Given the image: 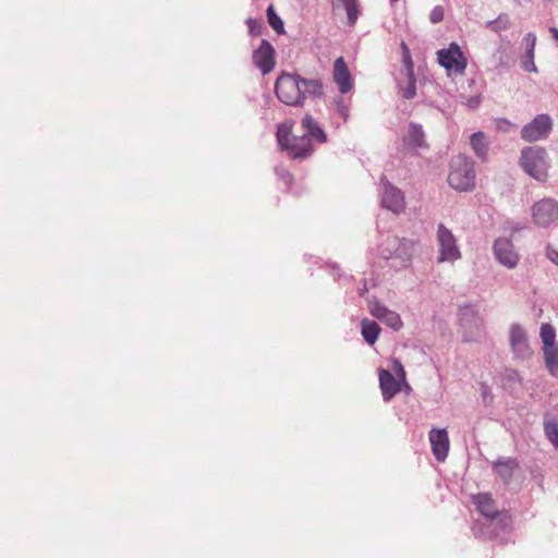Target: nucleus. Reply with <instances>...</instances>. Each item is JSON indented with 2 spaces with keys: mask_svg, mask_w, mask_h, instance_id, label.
<instances>
[{
  "mask_svg": "<svg viewBox=\"0 0 558 558\" xmlns=\"http://www.w3.org/2000/svg\"><path fill=\"white\" fill-rule=\"evenodd\" d=\"M415 241L397 235H386L379 244V255L395 270L405 269L411 265Z\"/></svg>",
  "mask_w": 558,
  "mask_h": 558,
  "instance_id": "nucleus-1",
  "label": "nucleus"
},
{
  "mask_svg": "<svg viewBox=\"0 0 558 558\" xmlns=\"http://www.w3.org/2000/svg\"><path fill=\"white\" fill-rule=\"evenodd\" d=\"M448 183L457 191H470L475 186V171L471 159L463 155L454 156L450 161Z\"/></svg>",
  "mask_w": 558,
  "mask_h": 558,
  "instance_id": "nucleus-2",
  "label": "nucleus"
},
{
  "mask_svg": "<svg viewBox=\"0 0 558 558\" xmlns=\"http://www.w3.org/2000/svg\"><path fill=\"white\" fill-rule=\"evenodd\" d=\"M292 124L282 123L277 129V141L281 149L286 150L292 158H305L313 151L311 138L306 135L291 136Z\"/></svg>",
  "mask_w": 558,
  "mask_h": 558,
  "instance_id": "nucleus-3",
  "label": "nucleus"
},
{
  "mask_svg": "<svg viewBox=\"0 0 558 558\" xmlns=\"http://www.w3.org/2000/svg\"><path fill=\"white\" fill-rule=\"evenodd\" d=\"M520 163L524 171L535 180H546L549 162L544 148L538 146L524 148L521 153Z\"/></svg>",
  "mask_w": 558,
  "mask_h": 558,
  "instance_id": "nucleus-4",
  "label": "nucleus"
},
{
  "mask_svg": "<svg viewBox=\"0 0 558 558\" xmlns=\"http://www.w3.org/2000/svg\"><path fill=\"white\" fill-rule=\"evenodd\" d=\"M438 246V263H450L459 260L462 257L457 238L445 225L439 223L436 232Z\"/></svg>",
  "mask_w": 558,
  "mask_h": 558,
  "instance_id": "nucleus-5",
  "label": "nucleus"
},
{
  "mask_svg": "<svg viewBox=\"0 0 558 558\" xmlns=\"http://www.w3.org/2000/svg\"><path fill=\"white\" fill-rule=\"evenodd\" d=\"M278 99L289 106H302L301 77L282 73L275 86Z\"/></svg>",
  "mask_w": 558,
  "mask_h": 558,
  "instance_id": "nucleus-6",
  "label": "nucleus"
},
{
  "mask_svg": "<svg viewBox=\"0 0 558 558\" xmlns=\"http://www.w3.org/2000/svg\"><path fill=\"white\" fill-rule=\"evenodd\" d=\"M532 221L538 228H548L558 220V201L544 197L531 207Z\"/></svg>",
  "mask_w": 558,
  "mask_h": 558,
  "instance_id": "nucleus-7",
  "label": "nucleus"
},
{
  "mask_svg": "<svg viewBox=\"0 0 558 558\" xmlns=\"http://www.w3.org/2000/svg\"><path fill=\"white\" fill-rule=\"evenodd\" d=\"M438 62L449 75H462L466 69L468 61L457 43H451L448 48L437 52Z\"/></svg>",
  "mask_w": 558,
  "mask_h": 558,
  "instance_id": "nucleus-8",
  "label": "nucleus"
},
{
  "mask_svg": "<svg viewBox=\"0 0 558 558\" xmlns=\"http://www.w3.org/2000/svg\"><path fill=\"white\" fill-rule=\"evenodd\" d=\"M459 322L462 329V338L466 342L477 341L483 335V320L471 306L460 310Z\"/></svg>",
  "mask_w": 558,
  "mask_h": 558,
  "instance_id": "nucleus-9",
  "label": "nucleus"
},
{
  "mask_svg": "<svg viewBox=\"0 0 558 558\" xmlns=\"http://www.w3.org/2000/svg\"><path fill=\"white\" fill-rule=\"evenodd\" d=\"M553 129V120L546 114H537L521 130V137L526 142H537L548 137Z\"/></svg>",
  "mask_w": 558,
  "mask_h": 558,
  "instance_id": "nucleus-10",
  "label": "nucleus"
},
{
  "mask_svg": "<svg viewBox=\"0 0 558 558\" xmlns=\"http://www.w3.org/2000/svg\"><path fill=\"white\" fill-rule=\"evenodd\" d=\"M381 205L393 214H400L405 208L403 192L392 185L386 178L380 180Z\"/></svg>",
  "mask_w": 558,
  "mask_h": 558,
  "instance_id": "nucleus-11",
  "label": "nucleus"
},
{
  "mask_svg": "<svg viewBox=\"0 0 558 558\" xmlns=\"http://www.w3.org/2000/svg\"><path fill=\"white\" fill-rule=\"evenodd\" d=\"M509 343L513 356L518 360H527L532 356L533 351L530 347L525 329L512 324L509 329Z\"/></svg>",
  "mask_w": 558,
  "mask_h": 558,
  "instance_id": "nucleus-12",
  "label": "nucleus"
},
{
  "mask_svg": "<svg viewBox=\"0 0 558 558\" xmlns=\"http://www.w3.org/2000/svg\"><path fill=\"white\" fill-rule=\"evenodd\" d=\"M493 250L496 259L502 266L507 267L508 269H513L517 267L520 257L511 240L507 238L497 239L494 243Z\"/></svg>",
  "mask_w": 558,
  "mask_h": 558,
  "instance_id": "nucleus-13",
  "label": "nucleus"
},
{
  "mask_svg": "<svg viewBox=\"0 0 558 558\" xmlns=\"http://www.w3.org/2000/svg\"><path fill=\"white\" fill-rule=\"evenodd\" d=\"M253 62L264 75L272 71L276 64L275 49L269 41L262 40L259 47L253 52Z\"/></svg>",
  "mask_w": 558,
  "mask_h": 558,
  "instance_id": "nucleus-14",
  "label": "nucleus"
},
{
  "mask_svg": "<svg viewBox=\"0 0 558 558\" xmlns=\"http://www.w3.org/2000/svg\"><path fill=\"white\" fill-rule=\"evenodd\" d=\"M371 314L387 325L389 328L393 329L395 331H399L403 327L402 319L400 315L389 310L387 306L380 304V303H374L369 307Z\"/></svg>",
  "mask_w": 558,
  "mask_h": 558,
  "instance_id": "nucleus-15",
  "label": "nucleus"
},
{
  "mask_svg": "<svg viewBox=\"0 0 558 558\" xmlns=\"http://www.w3.org/2000/svg\"><path fill=\"white\" fill-rule=\"evenodd\" d=\"M332 77L341 94H347L352 89L353 78L342 57L336 59L333 63Z\"/></svg>",
  "mask_w": 558,
  "mask_h": 558,
  "instance_id": "nucleus-16",
  "label": "nucleus"
},
{
  "mask_svg": "<svg viewBox=\"0 0 558 558\" xmlns=\"http://www.w3.org/2000/svg\"><path fill=\"white\" fill-rule=\"evenodd\" d=\"M401 381L397 379L389 371H379V386L385 401L392 399L401 389Z\"/></svg>",
  "mask_w": 558,
  "mask_h": 558,
  "instance_id": "nucleus-17",
  "label": "nucleus"
},
{
  "mask_svg": "<svg viewBox=\"0 0 558 558\" xmlns=\"http://www.w3.org/2000/svg\"><path fill=\"white\" fill-rule=\"evenodd\" d=\"M403 49V62L405 65L408 83L404 87H400L401 94L405 99H412L416 95L415 78L413 74V62L410 57V52L404 43H402Z\"/></svg>",
  "mask_w": 558,
  "mask_h": 558,
  "instance_id": "nucleus-18",
  "label": "nucleus"
},
{
  "mask_svg": "<svg viewBox=\"0 0 558 558\" xmlns=\"http://www.w3.org/2000/svg\"><path fill=\"white\" fill-rule=\"evenodd\" d=\"M403 144L408 149H416L426 146L425 135L420 124L410 123L409 130L403 137Z\"/></svg>",
  "mask_w": 558,
  "mask_h": 558,
  "instance_id": "nucleus-19",
  "label": "nucleus"
},
{
  "mask_svg": "<svg viewBox=\"0 0 558 558\" xmlns=\"http://www.w3.org/2000/svg\"><path fill=\"white\" fill-rule=\"evenodd\" d=\"M473 502L476 509L486 518L494 519L498 514L495 500L489 494H478L473 496Z\"/></svg>",
  "mask_w": 558,
  "mask_h": 558,
  "instance_id": "nucleus-20",
  "label": "nucleus"
},
{
  "mask_svg": "<svg viewBox=\"0 0 558 558\" xmlns=\"http://www.w3.org/2000/svg\"><path fill=\"white\" fill-rule=\"evenodd\" d=\"M302 128L305 132L303 135H306L311 141L315 140L318 143L327 142L326 133L311 116L306 114L302 119Z\"/></svg>",
  "mask_w": 558,
  "mask_h": 558,
  "instance_id": "nucleus-21",
  "label": "nucleus"
},
{
  "mask_svg": "<svg viewBox=\"0 0 558 558\" xmlns=\"http://www.w3.org/2000/svg\"><path fill=\"white\" fill-rule=\"evenodd\" d=\"M429 442L433 453H448L449 436L446 429H432L429 432Z\"/></svg>",
  "mask_w": 558,
  "mask_h": 558,
  "instance_id": "nucleus-22",
  "label": "nucleus"
},
{
  "mask_svg": "<svg viewBox=\"0 0 558 558\" xmlns=\"http://www.w3.org/2000/svg\"><path fill=\"white\" fill-rule=\"evenodd\" d=\"M494 466L505 483H508L518 471V463L512 458L499 459Z\"/></svg>",
  "mask_w": 558,
  "mask_h": 558,
  "instance_id": "nucleus-23",
  "label": "nucleus"
},
{
  "mask_svg": "<svg viewBox=\"0 0 558 558\" xmlns=\"http://www.w3.org/2000/svg\"><path fill=\"white\" fill-rule=\"evenodd\" d=\"M470 144L474 154L485 160L488 154V141L483 132H475L470 137Z\"/></svg>",
  "mask_w": 558,
  "mask_h": 558,
  "instance_id": "nucleus-24",
  "label": "nucleus"
},
{
  "mask_svg": "<svg viewBox=\"0 0 558 558\" xmlns=\"http://www.w3.org/2000/svg\"><path fill=\"white\" fill-rule=\"evenodd\" d=\"M362 326V336L366 343L373 345L379 336L380 327L374 320L364 318L361 323Z\"/></svg>",
  "mask_w": 558,
  "mask_h": 558,
  "instance_id": "nucleus-25",
  "label": "nucleus"
},
{
  "mask_svg": "<svg viewBox=\"0 0 558 558\" xmlns=\"http://www.w3.org/2000/svg\"><path fill=\"white\" fill-rule=\"evenodd\" d=\"M501 384L506 389L513 391L521 387V377L515 369L506 368L501 374Z\"/></svg>",
  "mask_w": 558,
  "mask_h": 558,
  "instance_id": "nucleus-26",
  "label": "nucleus"
},
{
  "mask_svg": "<svg viewBox=\"0 0 558 558\" xmlns=\"http://www.w3.org/2000/svg\"><path fill=\"white\" fill-rule=\"evenodd\" d=\"M546 366L549 373L558 377V347L543 348Z\"/></svg>",
  "mask_w": 558,
  "mask_h": 558,
  "instance_id": "nucleus-27",
  "label": "nucleus"
},
{
  "mask_svg": "<svg viewBox=\"0 0 558 558\" xmlns=\"http://www.w3.org/2000/svg\"><path fill=\"white\" fill-rule=\"evenodd\" d=\"M332 4L335 7L342 5L345 9L350 25H353L356 22L359 16L356 0H332Z\"/></svg>",
  "mask_w": 558,
  "mask_h": 558,
  "instance_id": "nucleus-28",
  "label": "nucleus"
},
{
  "mask_svg": "<svg viewBox=\"0 0 558 558\" xmlns=\"http://www.w3.org/2000/svg\"><path fill=\"white\" fill-rule=\"evenodd\" d=\"M322 83L318 80L301 78L302 102L306 95L318 96L322 94Z\"/></svg>",
  "mask_w": 558,
  "mask_h": 558,
  "instance_id": "nucleus-29",
  "label": "nucleus"
},
{
  "mask_svg": "<svg viewBox=\"0 0 558 558\" xmlns=\"http://www.w3.org/2000/svg\"><path fill=\"white\" fill-rule=\"evenodd\" d=\"M544 430L548 440L558 450V420L555 417L544 421Z\"/></svg>",
  "mask_w": 558,
  "mask_h": 558,
  "instance_id": "nucleus-30",
  "label": "nucleus"
},
{
  "mask_svg": "<svg viewBox=\"0 0 558 558\" xmlns=\"http://www.w3.org/2000/svg\"><path fill=\"white\" fill-rule=\"evenodd\" d=\"M539 337L543 342V348H551L555 347L556 340V331L555 328L547 323L542 324Z\"/></svg>",
  "mask_w": 558,
  "mask_h": 558,
  "instance_id": "nucleus-31",
  "label": "nucleus"
},
{
  "mask_svg": "<svg viewBox=\"0 0 558 558\" xmlns=\"http://www.w3.org/2000/svg\"><path fill=\"white\" fill-rule=\"evenodd\" d=\"M333 110L345 122L350 116V101L342 96L333 99Z\"/></svg>",
  "mask_w": 558,
  "mask_h": 558,
  "instance_id": "nucleus-32",
  "label": "nucleus"
},
{
  "mask_svg": "<svg viewBox=\"0 0 558 558\" xmlns=\"http://www.w3.org/2000/svg\"><path fill=\"white\" fill-rule=\"evenodd\" d=\"M536 40L537 37L534 33H526L520 43V49L523 51L522 54H535Z\"/></svg>",
  "mask_w": 558,
  "mask_h": 558,
  "instance_id": "nucleus-33",
  "label": "nucleus"
},
{
  "mask_svg": "<svg viewBox=\"0 0 558 558\" xmlns=\"http://www.w3.org/2000/svg\"><path fill=\"white\" fill-rule=\"evenodd\" d=\"M267 19L269 25L278 33L282 34L284 32L283 22L280 16L276 13L272 5L267 9Z\"/></svg>",
  "mask_w": 558,
  "mask_h": 558,
  "instance_id": "nucleus-34",
  "label": "nucleus"
},
{
  "mask_svg": "<svg viewBox=\"0 0 558 558\" xmlns=\"http://www.w3.org/2000/svg\"><path fill=\"white\" fill-rule=\"evenodd\" d=\"M535 54H521L520 56V64L523 71L529 73H537L538 69L535 64Z\"/></svg>",
  "mask_w": 558,
  "mask_h": 558,
  "instance_id": "nucleus-35",
  "label": "nucleus"
},
{
  "mask_svg": "<svg viewBox=\"0 0 558 558\" xmlns=\"http://www.w3.org/2000/svg\"><path fill=\"white\" fill-rule=\"evenodd\" d=\"M487 25L495 32H501L510 26L508 15H499L495 21H489Z\"/></svg>",
  "mask_w": 558,
  "mask_h": 558,
  "instance_id": "nucleus-36",
  "label": "nucleus"
},
{
  "mask_svg": "<svg viewBox=\"0 0 558 558\" xmlns=\"http://www.w3.org/2000/svg\"><path fill=\"white\" fill-rule=\"evenodd\" d=\"M495 68H507L508 59L505 56V50L499 48L493 56Z\"/></svg>",
  "mask_w": 558,
  "mask_h": 558,
  "instance_id": "nucleus-37",
  "label": "nucleus"
},
{
  "mask_svg": "<svg viewBox=\"0 0 558 558\" xmlns=\"http://www.w3.org/2000/svg\"><path fill=\"white\" fill-rule=\"evenodd\" d=\"M442 19H444V9H442V7H440V5H436V7L432 10V12H430V14H429V20H430V22H432L433 24H436V23L441 22V21H442Z\"/></svg>",
  "mask_w": 558,
  "mask_h": 558,
  "instance_id": "nucleus-38",
  "label": "nucleus"
},
{
  "mask_svg": "<svg viewBox=\"0 0 558 558\" xmlns=\"http://www.w3.org/2000/svg\"><path fill=\"white\" fill-rule=\"evenodd\" d=\"M462 102L470 109H476L480 104H481V100H482V97L481 95H475V96H472V97H463L462 96Z\"/></svg>",
  "mask_w": 558,
  "mask_h": 558,
  "instance_id": "nucleus-39",
  "label": "nucleus"
},
{
  "mask_svg": "<svg viewBox=\"0 0 558 558\" xmlns=\"http://www.w3.org/2000/svg\"><path fill=\"white\" fill-rule=\"evenodd\" d=\"M497 129L502 132H511L515 129V125L506 119H499L497 121Z\"/></svg>",
  "mask_w": 558,
  "mask_h": 558,
  "instance_id": "nucleus-40",
  "label": "nucleus"
},
{
  "mask_svg": "<svg viewBox=\"0 0 558 558\" xmlns=\"http://www.w3.org/2000/svg\"><path fill=\"white\" fill-rule=\"evenodd\" d=\"M392 369L396 373L398 379L405 381V372H404L402 364L399 361H397V360L393 361Z\"/></svg>",
  "mask_w": 558,
  "mask_h": 558,
  "instance_id": "nucleus-41",
  "label": "nucleus"
},
{
  "mask_svg": "<svg viewBox=\"0 0 558 558\" xmlns=\"http://www.w3.org/2000/svg\"><path fill=\"white\" fill-rule=\"evenodd\" d=\"M546 257L550 259L554 264L558 265V251L550 245L546 246L545 250Z\"/></svg>",
  "mask_w": 558,
  "mask_h": 558,
  "instance_id": "nucleus-42",
  "label": "nucleus"
},
{
  "mask_svg": "<svg viewBox=\"0 0 558 558\" xmlns=\"http://www.w3.org/2000/svg\"><path fill=\"white\" fill-rule=\"evenodd\" d=\"M281 179L286 182V184H290L291 183V180H292V177L289 172L287 171H283L281 174H280Z\"/></svg>",
  "mask_w": 558,
  "mask_h": 558,
  "instance_id": "nucleus-43",
  "label": "nucleus"
},
{
  "mask_svg": "<svg viewBox=\"0 0 558 558\" xmlns=\"http://www.w3.org/2000/svg\"><path fill=\"white\" fill-rule=\"evenodd\" d=\"M247 24H248L250 33L255 34V26H256L257 22L253 19H250L247 21Z\"/></svg>",
  "mask_w": 558,
  "mask_h": 558,
  "instance_id": "nucleus-44",
  "label": "nucleus"
},
{
  "mask_svg": "<svg viewBox=\"0 0 558 558\" xmlns=\"http://www.w3.org/2000/svg\"><path fill=\"white\" fill-rule=\"evenodd\" d=\"M549 32H550V34H551V36H553L554 40H555V41L557 43V45H558V28H556V27H550V28H549Z\"/></svg>",
  "mask_w": 558,
  "mask_h": 558,
  "instance_id": "nucleus-45",
  "label": "nucleus"
},
{
  "mask_svg": "<svg viewBox=\"0 0 558 558\" xmlns=\"http://www.w3.org/2000/svg\"><path fill=\"white\" fill-rule=\"evenodd\" d=\"M437 457V460L439 462H444L445 461V458L447 457L446 454H442V456H436Z\"/></svg>",
  "mask_w": 558,
  "mask_h": 558,
  "instance_id": "nucleus-46",
  "label": "nucleus"
},
{
  "mask_svg": "<svg viewBox=\"0 0 558 558\" xmlns=\"http://www.w3.org/2000/svg\"><path fill=\"white\" fill-rule=\"evenodd\" d=\"M397 1H398V0H390V2H391V3H395V2H397Z\"/></svg>",
  "mask_w": 558,
  "mask_h": 558,
  "instance_id": "nucleus-47",
  "label": "nucleus"
}]
</instances>
